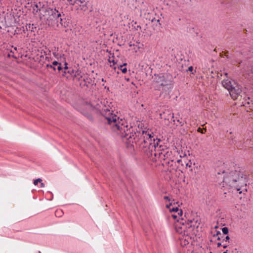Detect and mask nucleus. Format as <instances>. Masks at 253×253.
<instances>
[{"label": "nucleus", "mask_w": 253, "mask_h": 253, "mask_svg": "<svg viewBox=\"0 0 253 253\" xmlns=\"http://www.w3.org/2000/svg\"><path fill=\"white\" fill-rule=\"evenodd\" d=\"M103 112L108 120V123L111 125V128L117 131L122 138L129 140V142L135 143L139 146L141 150L149 157L159 155L160 157L165 156V154L160 151L162 145L160 144L162 141L154 137L153 133L150 130H142L134 131L131 125H129L124 119H120L115 115H112L109 111Z\"/></svg>", "instance_id": "f257e3e1"}, {"label": "nucleus", "mask_w": 253, "mask_h": 253, "mask_svg": "<svg viewBox=\"0 0 253 253\" xmlns=\"http://www.w3.org/2000/svg\"><path fill=\"white\" fill-rule=\"evenodd\" d=\"M224 174L223 180V186H229L235 188L240 194L247 192L246 175L244 169L237 167L230 172L223 171Z\"/></svg>", "instance_id": "f03ea898"}, {"label": "nucleus", "mask_w": 253, "mask_h": 253, "mask_svg": "<svg viewBox=\"0 0 253 253\" xmlns=\"http://www.w3.org/2000/svg\"><path fill=\"white\" fill-rule=\"evenodd\" d=\"M221 83L222 86L228 90L231 97L234 100L241 99L242 98L246 101L250 99L249 97H247V99L246 98L247 96L245 94V89H243L242 87L234 81L223 80Z\"/></svg>", "instance_id": "7ed1b4c3"}, {"label": "nucleus", "mask_w": 253, "mask_h": 253, "mask_svg": "<svg viewBox=\"0 0 253 253\" xmlns=\"http://www.w3.org/2000/svg\"><path fill=\"white\" fill-rule=\"evenodd\" d=\"M48 16L46 18V23L48 26L52 28L58 27L59 25H63V17L64 14L61 10H59V8H48L45 11Z\"/></svg>", "instance_id": "20e7f679"}, {"label": "nucleus", "mask_w": 253, "mask_h": 253, "mask_svg": "<svg viewBox=\"0 0 253 253\" xmlns=\"http://www.w3.org/2000/svg\"><path fill=\"white\" fill-rule=\"evenodd\" d=\"M181 225L179 227L181 230V232L183 233L184 235L191 236L195 234V229L196 227H198L196 221L195 220H188L187 221L183 222L182 219L180 221Z\"/></svg>", "instance_id": "39448f33"}, {"label": "nucleus", "mask_w": 253, "mask_h": 253, "mask_svg": "<svg viewBox=\"0 0 253 253\" xmlns=\"http://www.w3.org/2000/svg\"><path fill=\"white\" fill-rule=\"evenodd\" d=\"M169 76L165 74H160L155 77L156 82L164 87L162 90L169 92L172 89L173 85L172 81L169 80Z\"/></svg>", "instance_id": "423d86ee"}, {"label": "nucleus", "mask_w": 253, "mask_h": 253, "mask_svg": "<svg viewBox=\"0 0 253 253\" xmlns=\"http://www.w3.org/2000/svg\"><path fill=\"white\" fill-rule=\"evenodd\" d=\"M105 103H107V101H105L104 100L103 102H101V105H99L98 107H97V109H98L99 111V112H100V114L102 115V116H103L104 117V119L106 120L105 123H107L111 126V125L108 123V121L107 119L106 118V116H105V115L103 114V112L104 111H105L104 112H106L107 110H108V111H109V112H110L111 114H112V115H115L117 117H118L116 115L112 113L113 111H111L110 110V106H107L105 105Z\"/></svg>", "instance_id": "0eeeda50"}, {"label": "nucleus", "mask_w": 253, "mask_h": 253, "mask_svg": "<svg viewBox=\"0 0 253 253\" xmlns=\"http://www.w3.org/2000/svg\"><path fill=\"white\" fill-rule=\"evenodd\" d=\"M46 67L53 69L54 71L57 70L60 71L63 69L61 67V64L56 61H53L51 64H47Z\"/></svg>", "instance_id": "6e6552de"}, {"label": "nucleus", "mask_w": 253, "mask_h": 253, "mask_svg": "<svg viewBox=\"0 0 253 253\" xmlns=\"http://www.w3.org/2000/svg\"><path fill=\"white\" fill-rule=\"evenodd\" d=\"M67 64L66 63L65 64V67L63 69L64 70V73L65 74L67 73L69 74L70 75L72 76H76L78 74H77V72H76V73H74V71L73 69L68 68L67 67Z\"/></svg>", "instance_id": "1a4fd4ad"}, {"label": "nucleus", "mask_w": 253, "mask_h": 253, "mask_svg": "<svg viewBox=\"0 0 253 253\" xmlns=\"http://www.w3.org/2000/svg\"><path fill=\"white\" fill-rule=\"evenodd\" d=\"M231 143L235 145L236 147H240L241 149L243 148L242 145L238 142L237 140H236V137L231 138Z\"/></svg>", "instance_id": "9d476101"}, {"label": "nucleus", "mask_w": 253, "mask_h": 253, "mask_svg": "<svg viewBox=\"0 0 253 253\" xmlns=\"http://www.w3.org/2000/svg\"><path fill=\"white\" fill-rule=\"evenodd\" d=\"M84 2V0H75L73 2H70V4L71 5H77L80 7L82 6V5Z\"/></svg>", "instance_id": "9b49d317"}, {"label": "nucleus", "mask_w": 253, "mask_h": 253, "mask_svg": "<svg viewBox=\"0 0 253 253\" xmlns=\"http://www.w3.org/2000/svg\"><path fill=\"white\" fill-rule=\"evenodd\" d=\"M172 204H175V203H170L169 205H167V207L168 208H169V211L170 212H172V211H179V209L178 207H174V208H170V206H171Z\"/></svg>", "instance_id": "f8f14e48"}, {"label": "nucleus", "mask_w": 253, "mask_h": 253, "mask_svg": "<svg viewBox=\"0 0 253 253\" xmlns=\"http://www.w3.org/2000/svg\"><path fill=\"white\" fill-rule=\"evenodd\" d=\"M126 65V63H124L123 65H121L118 67V68L120 69L122 73H126L127 72V68L125 67Z\"/></svg>", "instance_id": "ddd939ff"}, {"label": "nucleus", "mask_w": 253, "mask_h": 253, "mask_svg": "<svg viewBox=\"0 0 253 253\" xmlns=\"http://www.w3.org/2000/svg\"><path fill=\"white\" fill-rule=\"evenodd\" d=\"M80 8L81 10L84 11L87 10L88 8L86 5V3L84 2V3L82 5V6L80 7Z\"/></svg>", "instance_id": "4468645a"}, {"label": "nucleus", "mask_w": 253, "mask_h": 253, "mask_svg": "<svg viewBox=\"0 0 253 253\" xmlns=\"http://www.w3.org/2000/svg\"><path fill=\"white\" fill-rule=\"evenodd\" d=\"M63 211L62 210H56L55 212V214L56 216H58V217H60V216H61L63 214Z\"/></svg>", "instance_id": "2eb2a0df"}, {"label": "nucleus", "mask_w": 253, "mask_h": 253, "mask_svg": "<svg viewBox=\"0 0 253 253\" xmlns=\"http://www.w3.org/2000/svg\"><path fill=\"white\" fill-rule=\"evenodd\" d=\"M222 231L224 235H226L228 233V228L226 227L222 228Z\"/></svg>", "instance_id": "dca6fc26"}, {"label": "nucleus", "mask_w": 253, "mask_h": 253, "mask_svg": "<svg viewBox=\"0 0 253 253\" xmlns=\"http://www.w3.org/2000/svg\"><path fill=\"white\" fill-rule=\"evenodd\" d=\"M41 10V8H39L38 7V4H36L35 5V6L34 7V12H35V13L36 14V13H37L39 11H40Z\"/></svg>", "instance_id": "f3484780"}, {"label": "nucleus", "mask_w": 253, "mask_h": 253, "mask_svg": "<svg viewBox=\"0 0 253 253\" xmlns=\"http://www.w3.org/2000/svg\"><path fill=\"white\" fill-rule=\"evenodd\" d=\"M42 181V179L41 178H38L37 179H35L34 181V184L36 185L38 184V182H41Z\"/></svg>", "instance_id": "a211bd4d"}, {"label": "nucleus", "mask_w": 253, "mask_h": 253, "mask_svg": "<svg viewBox=\"0 0 253 253\" xmlns=\"http://www.w3.org/2000/svg\"><path fill=\"white\" fill-rule=\"evenodd\" d=\"M230 238L228 236H226L225 238H224L223 239V242H226L227 241H228L229 240Z\"/></svg>", "instance_id": "6ab92c4d"}, {"label": "nucleus", "mask_w": 253, "mask_h": 253, "mask_svg": "<svg viewBox=\"0 0 253 253\" xmlns=\"http://www.w3.org/2000/svg\"><path fill=\"white\" fill-rule=\"evenodd\" d=\"M251 141V140L247 139L245 142V144L246 145V146H249V143Z\"/></svg>", "instance_id": "aec40b11"}, {"label": "nucleus", "mask_w": 253, "mask_h": 253, "mask_svg": "<svg viewBox=\"0 0 253 253\" xmlns=\"http://www.w3.org/2000/svg\"><path fill=\"white\" fill-rule=\"evenodd\" d=\"M177 215L179 216H181L182 215V211L181 209L180 210L179 209V211H177Z\"/></svg>", "instance_id": "412c9836"}, {"label": "nucleus", "mask_w": 253, "mask_h": 253, "mask_svg": "<svg viewBox=\"0 0 253 253\" xmlns=\"http://www.w3.org/2000/svg\"><path fill=\"white\" fill-rule=\"evenodd\" d=\"M247 73L248 74H250V73H253V67H251L250 71H249V70L247 71Z\"/></svg>", "instance_id": "4be33fe9"}, {"label": "nucleus", "mask_w": 253, "mask_h": 253, "mask_svg": "<svg viewBox=\"0 0 253 253\" xmlns=\"http://www.w3.org/2000/svg\"><path fill=\"white\" fill-rule=\"evenodd\" d=\"M171 216L174 219H176L177 218V215L175 214H172Z\"/></svg>", "instance_id": "5701e85b"}, {"label": "nucleus", "mask_w": 253, "mask_h": 253, "mask_svg": "<svg viewBox=\"0 0 253 253\" xmlns=\"http://www.w3.org/2000/svg\"><path fill=\"white\" fill-rule=\"evenodd\" d=\"M220 234H221V233H220V231H216V233L215 234L213 235V237L217 236L218 235H220Z\"/></svg>", "instance_id": "b1692460"}, {"label": "nucleus", "mask_w": 253, "mask_h": 253, "mask_svg": "<svg viewBox=\"0 0 253 253\" xmlns=\"http://www.w3.org/2000/svg\"><path fill=\"white\" fill-rule=\"evenodd\" d=\"M193 67L192 66H190L188 68V71L192 72L193 71Z\"/></svg>", "instance_id": "393cba45"}, {"label": "nucleus", "mask_w": 253, "mask_h": 253, "mask_svg": "<svg viewBox=\"0 0 253 253\" xmlns=\"http://www.w3.org/2000/svg\"><path fill=\"white\" fill-rule=\"evenodd\" d=\"M164 199L168 200L169 201H170V199H169V198L168 196H165L164 197Z\"/></svg>", "instance_id": "a878e982"}, {"label": "nucleus", "mask_w": 253, "mask_h": 253, "mask_svg": "<svg viewBox=\"0 0 253 253\" xmlns=\"http://www.w3.org/2000/svg\"><path fill=\"white\" fill-rule=\"evenodd\" d=\"M41 183V184H40V187H44V183H42V182H40Z\"/></svg>", "instance_id": "bb28decb"}, {"label": "nucleus", "mask_w": 253, "mask_h": 253, "mask_svg": "<svg viewBox=\"0 0 253 253\" xmlns=\"http://www.w3.org/2000/svg\"><path fill=\"white\" fill-rule=\"evenodd\" d=\"M228 246V245L227 244H224L223 245V247L224 248H227V247Z\"/></svg>", "instance_id": "cd10ccee"}, {"label": "nucleus", "mask_w": 253, "mask_h": 253, "mask_svg": "<svg viewBox=\"0 0 253 253\" xmlns=\"http://www.w3.org/2000/svg\"><path fill=\"white\" fill-rule=\"evenodd\" d=\"M109 61L110 63H111V62H113L114 65L115 64V62H114V60H111L110 59H109Z\"/></svg>", "instance_id": "c85d7f7f"}, {"label": "nucleus", "mask_w": 253, "mask_h": 253, "mask_svg": "<svg viewBox=\"0 0 253 253\" xmlns=\"http://www.w3.org/2000/svg\"><path fill=\"white\" fill-rule=\"evenodd\" d=\"M217 246L218 247H220L221 246V243H218L217 244Z\"/></svg>", "instance_id": "c756f323"}, {"label": "nucleus", "mask_w": 253, "mask_h": 253, "mask_svg": "<svg viewBox=\"0 0 253 253\" xmlns=\"http://www.w3.org/2000/svg\"><path fill=\"white\" fill-rule=\"evenodd\" d=\"M186 167H189V168L191 167V165H189V163H187L186 164Z\"/></svg>", "instance_id": "7c9ffc66"}, {"label": "nucleus", "mask_w": 253, "mask_h": 253, "mask_svg": "<svg viewBox=\"0 0 253 253\" xmlns=\"http://www.w3.org/2000/svg\"><path fill=\"white\" fill-rule=\"evenodd\" d=\"M198 131L199 132H201V133H203V131H201V128H199L198 129Z\"/></svg>", "instance_id": "2f4dec72"}, {"label": "nucleus", "mask_w": 253, "mask_h": 253, "mask_svg": "<svg viewBox=\"0 0 253 253\" xmlns=\"http://www.w3.org/2000/svg\"><path fill=\"white\" fill-rule=\"evenodd\" d=\"M70 3L73 2L75 0H67Z\"/></svg>", "instance_id": "473e14b6"}, {"label": "nucleus", "mask_w": 253, "mask_h": 253, "mask_svg": "<svg viewBox=\"0 0 253 253\" xmlns=\"http://www.w3.org/2000/svg\"><path fill=\"white\" fill-rule=\"evenodd\" d=\"M188 243L187 241H186V240H184V245H185L186 244H188Z\"/></svg>", "instance_id": "72a5a7b5"}, {"label": "nucleus", "mask_w": 253, "mask_h": 253, "mask_svg": "<svg viewBox=\"0 0 253 253\" xmlns=\"http://www.w3.org/2000/svg\"><path fill=\"white\" fill-rule=\"evenodd\" d=\"M227 252H228V251H227V250H226V251H225V252H224L223 253H227Z\"/></svg>", "instance_id": "f704fd0d"}, {"label": "nucleus", "mask_w": 253, "mask_h": 253, "mask_svg": "<svg viewBox=\"0 0 253 253\" xmlns=\"http://www.w3.org/2000/svg\"><path fill=\"white\" fill-rule=\"evenodd\" d=\"M217 239V240H220V238L219 237H218Z\"/></svg>", "instance_id": "c9c22d12"}, {"label": "nucleus", "mask_w": 253, "mask_h": 253, "mask_svg": "<svg viewBox=\"0 0 253 253\" xmlns=\"http://www.w3.org/2000/svg\"><path fill=\"white\" fill-rule=\"evenodd\" d=\"M180 161H181V160H177V162H178V163H179Z\"/></svg>", "instance_id": "e433bc0d"}, {"label": "nucleus", "mask_w": 253, "mask_h": 253, "mask_svg": "<svg viewBox=\"0 0 253 253\" xmlns=\"http://www.w3.org/2000/svg\"><path fill=\"white\" fill-rule=\"evenodd\" d=\"M137 27L140 28H141L140 26H137Z\"/></svg>", "instance_id": "4c0bfd02"}, {"label": "nucleus", "mask_w": 253, "mask_h": 253, "mask_svg": "<svg viewBox=\"0 0 253 253\" xmlns=\"http://www.w3.org/2000/svg\"><path fill=\"white\" fill-rule=\"evenodd\" d=\"M83 81H84V82H85V79H83Z\"/></svg>", "instance_id": "58836bf2"}, {"label": "nucleus", "mask_w": 253, "mask_h": 253, "mask_svg": "<svg viewBox=\"0 0 253 253\" xmlns=\"http://www.w3.org/2000/svg\"><path fill=\"white\" fill-rule=\"evenodd\" d=\"M247 103H248V104H250V102H249V101H248V102H247Z\"/></svg>", "instance_id": "ea45409f"}, {"label": "nucleus", "mask_w": 253, "mask_h": 253, "mask_svg": "<svg viewBox=\"0 0 253 253\" xmlns=\"http://www.w3.org/2000/svg\"><path fill=\"white\" fill-rule=\"evenodd\" d=\"M210 253H212V252H210Z\"/></svg>", "instance_id": "a19ab883"}]
</instances>
